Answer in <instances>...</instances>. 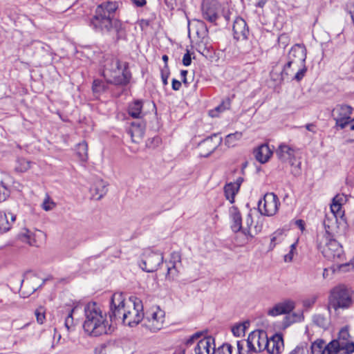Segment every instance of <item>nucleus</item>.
I'll list each match as a JSON object with an SVG mask.
<instances>
[{
  "mask_svg": "<svg viewBox=\"0 0 354 354\" xmlns=\"http://www.w3.org/2000/svg\"><path fill=\"white\" fill-rule=\"evenodd\" d=\"M109 317L111 322L122 320L126 326H136L144 318L142 302L138 297L125 299L122 293L115 292L111 298Z\"/></svg>",
  "mask_w": 354,
  "mask_h": 354,
  "instance_id": "f257e3e1",
  "label": "nucleus"
},
{
  "mask_svg": "<svg viewBox=\"0 0 354 354\" xmlns=\"http://www.w3.org/2000/svg\"><path fill=\"white\" fill-rule=\"evenodd\" d=\"M118 8L116 1L109 0L102 1L88 18V26L96 32L116 34L117 39H120L123 35V28L122 22L115 17Z\"/></svg>",
  "mask_w": 354,
  "mask_h": 354,
  "instance_id": "f03ea898",
  "label": "nucleus"
},
{
  "mask_svg": "<svg viewBox=\"0 0 354 354\" xmlns=\"http://www.w3.org/2000/svg\"><path fill=\"white\" fill-rule=\"evenodd\" d=\"M330 219H324L323 225L325 232L317 234V247L325 258L334 261L339 268L344 271L354 270V261L348 263H342L344 259L342 246L335 239L333 226L329 224Z\"/></svg>",
  "mask_w": 354,
  "mask_h": 354,
  "instance_id": "7ed1b4c3",
  "label": "nucleus"
},
{
  "mask_svg": "<svg viewBox=\"0 0 354 354\" xmlns=\"http://www.w3.org/2000/svg\"><path fill=\"white\" fill-rule=\"evenodd\" d=\"M307 50L304 44H295L287 55V62L284 64L279 77L275 80L286 79L301 81L305 76L307 67L306 66Z\"/></svg>",
  "mask_w": 354,
  "mask_h": 354,
  "instance_id": "20e7f679",
  "label": "nucleus"
},
{
  "mask_svg": "<svg viewBox=\"0 0 354 354\" xmlns=\"http://www.w3.org/2000/svg\"><path fill=\"white\" fill-rule=\"evenodd\" d=\"M84 315L83 328L88 335L97 337L111 333V325L106 320V314L102 312L96 302H90L86 305Z\"/></svg>",
  "mask_w": 354,
  "mask_h": 354,
  "instance_id": "39448f33",
  "label": "nucleus"
},
{
  "mask_svg": "<svg viewBox=\"0 0 354 354\" xmlns=\"http://www.w3.org/2000/svg\"><path fill=\"white\" fill-rule=\"evenodd\" d=\"M103 75L106 81L115 85L125 86L130 82L131 74L129 71V64L124 62L121 66L118 59L111 58L106 61Z\"/></svg>",
  "mask_w": 354,
  "mask_h": 354,
  "instance_id": "423d86ee",
  "label": "nucleus"
},
{
  "mask_svg": "<svg viewBox=\"0 0 354 354\" xmlns=\"http://www.w3.org/2000/svg\"><path fill=\"white\" fill-rule=\"evenodd\" d=\"M352 304V291L344 285H339L330 290L329 305L335 310L347 308Z\"/></svg>",
  "mask_w": 354,
  "mask_h": 354,
  "instance_id": "0eeeda50",
  "label": "nucleus"
},
{
  "mask_svg": "<svg viewBox=\"0 0 354 354\" xmlns=\"http://www.w3.org/2000/svg\"><path fill=\"white\" fill-rule=\"evenodd\" d=\"M247 347L253 353H260L269 347V339L264 330H254L247 339Z\"/></svg>",
  "mask_w": 354,
  "mask_h": 354,
  "instance_id": "6e6552de",
  "label": "nucleus"
},
{
  "mask_svg": "<svg viewBox=\"0 0 354 354\" xmlns=\"http://www.w3.org/2000/svg\"><path fill=\"white\" fill-rule=\"evenodd\" d=\"M162 262L163 254L162 252L147 250L142 254L140 266L143 270L147 272H153L158 270Z\"/></svg>",
  "mask_w": 354,
  "mask_h": 354,
  "instance_id": "1a4fd4ad",
  "label": "nucleus"
},
{
  "mask_svg": "<svg viewBox=\"0 0 354 354\" xmlns=\"http://www.w3.org/2000/svg\"><path fill=\"white\" fill-rule=\"evenodd\" d=\"M280 202L276 194L267 193L258 203V209L261 215L272 216L278 212Z\"/></svg>",
  "mask_w": 354,
  "mask_h": 354,
  "instance_id": "9d476101",
  "label": "nucleus"
},
{
  "mask_svg": "<svg viewBox=\"0 0 354 354\" xmlns=\"http://www.w3.org/2000/svg\"><path fill=\"white\" fill-rule=\"evenodd\" d=\"M165 321V312L159 307L147 313L144 321V326L151 332H157L162 328Z\"/></svg>",
  "mask_w": 354,
  "mask_h": 354,
  "instance_id": "9b49d317",
  "label": "nucleus"
},
{
  "mask_svg": "<svg viewBox=\"0 0 354 354\" xmlns=\"http://www.w3.org/2000/svg\"><path fill=\"white\" fill-rule=\"evenodd\" d=\"M201 10L205 20L215 23L219 17L221 4L217 0H203Z\"/></svg>",
  "mask_w": 354,
  "mask_h": 354,
  "instance_id": "f8f14e48",
  "label": "nucleus"
},
{
  "mask_svg": "<svg viewBox=\"0 0 354 354\" xmlns=\"http://www.w3.org/2000/svg\"><path fill=\"white\" fill-rule=\"evenodd\" d=\"M352 108L348 105H340L333 111V115L336 121V124L341 129L348 126L351 122Z\"/></svg>",
  "mask_w": 354,
  "mask_h": 354,
  "instance_id": "ddd939ff",
  "label": "nucleus"
},
{
  "mask_svg": "<svg viewBox=\"0 0 354 354\" xmlns=\"http://www.w3.org/2000/svg\"><path fill=\"white\" fill-rule=\"evenodd\" d=\"M221 141L222 138L221 137L218 138L216 134H214L213 136L203 140L200 143L201 156L205 158L208 157L216 149Z\"/></svg>",
  "mask_w": 354,
  "mask_h": 354,
  "instance_id": "4468645a",
  "label": "nucleus"
},
{
  "mask_svg": "<svg viewBox=\"0 0 354 354\" xmlns=\"http://www.w3.org/2000/svg\"><path fill=\"white\" fill-rule=\"evenodd\" d=\"M295 307V303L291 299H286L276 304L272 308L268 309L267 314L269 316L276 317L280 315L289 314Z\"/></svg>",
  "mask_w": 354,
  "mask_h": 354,
  "instance_id": "2eb2a0df",
  "label": "nucleus"
},
{
  "mask_svg": "<svg viewBox=\"0 0 354 354\" xmlns=\"http://www.w3.org/2000/svg\"><path fill=\"white\" fill-rule=\"evenodd\" d=\"M231 217L233 221L232 225V229L234 232H238L241 231L243 234H245L248 239H252L253 237V234L245 227H243L241 225V213L239 212L237 208L232 207L231 210Z\"/></svg>",
  "mask_w": 354,
  "mask_h": 354,
  "instance_id": "dca6fc26",
  "label": "nucleus"
},
{
  "mask_svg": "<svg viewBox=\"0 0 354 354\" xmlns=\"http://www.w3.org/2000/svg\"><path fill=\"white\" fill-rule=\"evenodd\" d=\"M145 123L139 120L131 123L128 133L130 134L133 142H140L145 134Z\"/></svg>",
  "mask_w": 354,
  "mask_h": 354,
  "instance_id": "f3484780",
  "label": "nucleus"
},
{
  "mask_svg": "<svg viewBox=\"0 0 354 354\" xmlns=\"http://www.w3.org/2000/svg\"><path fill=\"white\" fill-rule=\"evenodd\" d=\"M232 30L234 32V37L236 39H247L249 30L245 21L241 17H237L234 20Z\"/></svg>",
  "mask_w": 354,
  "mask_h": 354,
  "instance_id": "a211bd4d",
  "label": "nucleus"
},
{
  "mask_svg": "<svg viewBox=\"0 0 354 354\" xmlns=\"http://www.w3.org/2000/svg\"><path fill=\"white\" fill-rule=\"evenodd\" d=\"M108 184L102 179H97L90 188L92 198L100 200L104 197L108 191Z\"/></svg>",
  "mask_w": 354,
  "mask_h": 354,
  "instance_id": "6ab92c4d",
  "label": "nucleus"
},
{
  "mask_svg": "<svg viewBox=\"0 0 354 354\" xmlns=\"http://www.w3.org/2000/svg\"><path fill=\"white\" fill-rule=\"evenodd\" d=\"M350 335L346 328H342L339 332L337 339L335 340L338 342L344 349V354H351L354 352V343L349 339Z\"/></svg>",
  "mask_w": 354,
  "mask_h": 354,
  "instance_id": "aec40b11",
  "label": "nucleus"
},
{
  "mask_svg": "<svg viewBox=\"0 0 354 354\" xmlns=\"http://www.w3.org/2000/svg\"><path fill=\"white\" fill-rule=\"evenodd\" d=\"M15 220L16 216L14 214L0 212V232L4 233L9 231Z\"/></svg>",
  "mask_w": 354,
  "mask_h": 354,
  "instance_id": "412c9836",
  "label": "nucleus"
},
{
  "mask_svg": "<svg viewBox=\"0 0 354 354\" xmlns=\"http://www.w3.org/2000/svg\"><path fill=\"white\" fill-rule=\"evenodd\" d=\"M278 158L282 162H291L294 158L295 151L288 145H280L276 151Z\"/></svg>",
  "mask_w": 354,
  "mask_h": 354,
  "instance_id": "4be33fe9",
  "label": "nucleus"
},
{
  "mask_svg": "<svg viewBox=\"0 0 354 354\" xmlns=\"http://www.w3.org/2000/svg\"><path fill=\"white\" fill-rule=\"evenodd\" d=\"M254 156L259 162H266L272 154V150L266 144L260 145L257 149L254 150Z\"/></svg>",
  "mask_w": 354,
  "mask_h": 354,
  "instance_id": "5701e85b",
  "label": "nucleus"
},
{
  "mask_svg": "<svg viewBox=\"0 0 354 354\" xmlns=\"http://www.w3.org/2000/svg\"><path fill=\"white\" fill-rule=\"evenodd\" d=\"M283 348V340L281 335H275L269 339L267 351L271 354H279Z\"/></svg>",
  "mask_w": 354,
  "mask_h": 354,
  "instance_id": "b1692460",
  "label": "nucleus"
},
{
  "mask_svg": "<svg viewBox=\"0 0 354 354\" xmlns=\"http://www.w3.org/2000/svg\"><path fill=\"white\" fill-rule=\"evenodd\" d=\"M143 102L136 100L131 102L128 106V113L133 118L140 119L144 116L142 113Z\"/></svg>",
  "mask_w": 354,
  "mask_h": 354,
  "instance_id": "393cba45",
  "label": "nucleus"
},
{
  "mask_svg": "<svg viewBox=\"0 0 354 354\" xmlns=\"http://www.w3.org/2000/svg\"><path fill=\"white\" fill-rule=\"evenodd\" d=\"M214 339L211 337L201 339L194 348L195 354H210L211 345Z\"/></svg>",
  "mask_w": 354,
  "mask_h": 354,
  "instance_id": "a878e982",
  "label": "nucleus"
},
{
  "mask_svg": "<svg viewBox=\"0 0 354 354\" xmlns=\"http://www.w3.org/2000/svg\"><path fill=\"white\" fill-rule=\"evenodd\" d=\"M330 209L332 212L331 217L326 216L325 219L329 218V224L334 228L337 221V216L342 214V203H337V198H333Z\"/></svg>",
  "mask_w": 354,
  "mask_h": 354,
  "instance_id": "bb28decb",
  "label": "nucleus"
},
{
  "mask_svg": "<svg viewBox=\"0 0 354 354\" xmlns=\"http://www.w3.org/2000/svg\"><path fill=\"white\" fill-rule=\"evenodd\" d=\"M326 354H344V349L342 344L333 339L326 344Z\"/></svg>",
  "mask_w": 354,
  "mask_h": 354,
  "instance_id": "cd10ccee",
  "label": "nucleus"
},
{
  "mask_svg": "<svg viewBox=\"0 0 354 354\" xmlns=\"http://www.w3.org/2000/svg\"><path fill=\"white\" fill-rule=\"evenodd\" d=\"M238 192L239 189L233 183H227L224 187L225 196L230 203H233L234 202V196Z\"/></svg>",
  "mask_w": 354,
  "mask_h": 354,
  "instance_id": "c85d7f7f",
  "label": "nucleus"
},
{
  "mask_svg": "<svg viewBox=\"0 0 354 354\" xmlns=\"http://www.w3.org/2000/svg\"><path fill=\"white\" fill-rule=\"evenodd\" d=\"M310 350V354H326V342L318 339L312 343Z\"/></svg>",
  "mask_w": 354,
  "mask_h": 354,
  "instance_id": "c756f323",
  "label": "nucleus"
},
{
  "mask_svg": "<svg viewBox=\"0 0 354 354\" xmlns=\"http://www.w3.org/2000/svg\"><path fill=\"white\" fill-rule=\"evenodd\" d=\"M77 155L82 161H86L88 158V145L85 141L79 143L77 145Z\"/></svg>",
  "mask_w": 354,
  "mask_h": 354,
  "instance_id": "7c9ffc66",
  "label": "nucleus"
},
{
  "mask_svg": "<svg viewBox=\"0 0 354 354\" xmlns=\"http://www.w3.org/2000/svg\"><path fill=\"white\" fill-rule=\"evenodd\" d=\"M241 137L242 133L241 132L236 131L234 133H230L225 138V145L229 147H234L236 145V141L240 140Z\"/></svg>",
  "mask_w": 354,
  "mask_h": 354,
  "instance_id": "2f4dec72",
  "label": "nucleus"
},
{
  "mask_svg": "<svg viewBox=\"0 0 354 354\" xmlns=\"http://www.w3.org/2000/svg\"><path fill=\"white\" fill-rule=\"evenodd\" d=\"M212 350V354H232L233 347L231 344L226 343L218 347L217 350L214 347Z\"/></svg>",
  "mask_w": 354,
  "mask_h": 354,
  "instance_id": "473e14b6",
  "label": "nucleus"
},
{
  "mask_svg": "<svg viewBox=\"0 0 354 354\" xmlns=\"http://www.w3.org/2000/svg\"><path fill=\"white\" fill-rule=\"evenodd\" d=\"M178 272L179 271L177 265L168 264L166 279L168 280H174L178 276Z\"/></svg>",
  "mask_w": 354,
  "mask_h": 354,
  "instance_id": "72a5a7b5",
  "label": "nucleus"
},
{
  "mask_svg": "<svg viewBox=\"0 0 354 354\" xmlns=\"http://www.w3.org/2000/svg\"><path fill=\"white\" fill-rule=\"evenodd\" d=\"M75 309V307L73 308H67V316L65 318L64 325L68 330H69L74 326L73 313Z\"/></svg>",
  "mask_w": 354,
  "mask_h": 354,
  "instance_id": "f704fd0d",
  "label": "nucleus"
},
{
  "mask_svg": "<svg viewBox=\"0 0 354 354\" xmlns=\"http://www.w3.org/2000/svg\"><path fill=\"white\" fill-rule=\"evenodd\" d=\"M308 344L306 343H301L292 349L289 354H308Z\"/></svg>",
  "mask_w": 354,
  "mask_h": 354,
  "instance_id": "c9c22d12",
  "label": "nucleus"
},
{
  "mask_svg": "<svg viewBox=\"0 0 354 354\" xmlns=\"http://www.w3.org/2000/svg\"><path fill=\"white\" fill-rule=\"evenodd\" d=\"M10 192L6 185L0 183V203L4 202L9 197Z\"/></svg>",
  "mask_w": 354,
  "mask_h": 354,
  "instance_id": "e433bc0d",
  "label": "nucleus"
},
{
  "mask_svg": "<svg viewBox=\"0 0 354 354\" xmlns=\"http://www.w3.org/2000/svg\"><path fill=\"white\" fill-rule=\"evenodd\" d=\"M313 322L321 328H326L328 325L327 319L322 315H315L313 317Z\"/></svg>",
  "mask_w": 354,
  "mask_h": 354,
  "instance_id": "4c0bfd02",
  "label": "nucleus"
},
{
  "mask_svg": "<svg viewBox=\"0 0 354 354\" xmlns=\"http://www.w3.org/2000/svg\"><path fill=\"white\" fill-rule=\"evenodd\" d=\"M245 345L247 346V339L236 342L238 354H252L249 348H248V350L244 349Z\"/></svg>",
  "mask_w": 354,
  "mask_h": 354,
  "instance_id": "58836bf2",
  "label": "nucleus"
},
{
  "mask_svg": "<svg viewBox=\"0 0 354 354\" xmlns=\"http://www.w3.org/2000/svg\"><path fill=\"white\" fill-rule=\"evenodd\" d=\"M197 50L207 59L212 57V50L210 48L205 46L204 44H199Z\"/></svg>",
  "mask_w": 354,
  "mask_h": 354,
  "instance_id": "ea45409f",
  "label": "nucleus"
},
{
  "mask_svg": "<svg viewBox=\"0 0 354 354\" xmlns=\"http://www.w3.org/2000/svg\"><path fill=\"white\" fill-rule=\"evenodd\" d=\"M92 89L94 93H100L104 90V82L100 80H95L93 82Z\"/></svg>",
  "mask_w": 354,
  "mask_h": 354,
  "instance_id": "a19ab883",
  "label": "nucleus"
},
{
  "mask_svg": "<svg viewBox=\"0 0 354 354\" xmlns=\"http://www.w3.org/2000/svg\"><path fill=\"white\" fill-rule=\"evenodd\" d=\"M292 168H291V173L295 176H299L301 173V162H298L297 163H295L293 161V159L291 160V162H289Z\"/></svg>",
  "mask_w": 354,
  "mask_h": 354,
  "instance_id": "79ce46f5",
  "label": "nucleus"
},
{
  "mask_svg": "<svg viewBox=\"0 0 354 354\" xmlns=\"http://www.w3.org/2000/svg\"><path fill=\"white\" fill-rule=\"evenodd\" d=\"M41 207L45 211H50L55 207V203L52 200H50L48 196H47L44 199Z\"/></svg>",
  "mask_w": 354,
  "mask_h": 354,
  "instance_id": "37998d69",
  "label": "nucleus"
},
{
  "mask_svg": "<svg viewBox=\"0 0 354 354\" xmlns=\"http://www.w3.org/2000/svg\"><path fill=\"white\" fill-rule=\"evenodd\" d=\"M35 315L37 318V321L39 324H42L45 320V310L44 308L39 307L37 308L35 312Z\"/></svg>",
  "mask_w": 354,
  "mask_h": 354,
  "instance_id": "c03bdc74",
  "label": "nucleus"
},
{
  "mask_svg": "<svg viewBox=\"0 0 354 354\" xmlns=\"http://www.w3.org/2000/svg\"><path fill=\"white\" fill-rule=\"evenodd\" d=\"M181 263V255L178 252H173L171 254V261H169V264L173 265L177 263Z\"/></svg>",
  "mask_w": 354,
  "mask_h": 354,
  "instance_id": "a18cd8bd",
  "label": "nucleus"
},
{
  "mask_svg": "<svg viewBox=\"0 0 354 354\" xmlns=\"http://www.w3.org/2000/svg\"><path fill=\"white\" fill-rule=\"evenodd\" d=\"M20 166L17 168L20 171L24 172L27 171L30 168L31 162L28 161L25 159H21L19 160Z\"/></svg>",
  "mask_w": 354,
  "mask_h": 354,
  "instance_id": "49530a36",
  "label": "nucleus"
},
{
  "mask_svg": "<svg viewBox=\"0 0 354 354\" xmlns=\"http://www.w3.org/2000/svg\"><path fill=\"white\" fill-rule=\"evenodd\" d=\"M346 10L350 14L354 24V0H348L346 3Z\"/></svg>",
  "mask_w": 354,
  "mask_h": 354,
  "instance_id": "de8ad7c7",
  "label": "nucleus"
},
{
  "mask_svg": "<svg viewBox=\"0 0 354 354\" xmlns=\"http://www.w3.org/2000/svg\"><path fill=\"white\" fill-rule=\"evenodd\" d=\"M281 233L279 232H276L272 234V237L270 240V248L272 249L275 247L277 243V241L278 240V236H281Z\"/></svg>",
  "mask_w": 354,
  "mask_h": 354,
  "instance_id": "09e8293b",
  "label": "nucleus"
},
{
  "mask_svg": "<svg viewBox=\"0 0 354 354\" xmlns=\"http://www.w3.org/2000/svg\"><path fill=\"white\" fill-rule=\"evenodd\" d=\"M192 63L191 55L189 51H187L183 56V65L188 66Z\"/></svg>",
  "mask_w": 354,
  "mask_h": 354,
  "instance_id": "8fccbe9b",
  "label": "nucleus"
},
{
  "mask_svg": "<svg viewBox=\"0 0 354 354\" xmlns=\"http://www.w3.org/2000/svg\"><path fill=\"white\" fill-rule=\"evenodd\" d=\"M169 73L168 71V69L166 71L162 70L161 71V78L162 81L164 85H167L168 84L167 80L169 77Z\"/></svg>",
  "mask_w": 354,
  "mask_h": 354,
  "instance_id": "3c124183",
  "label": "nucleus"
},
{
  "mask_svg": "<svg viewBox=\"0 0 354 354\" xmlns=\"http://www.w3.org/2000/svg\"><path fill=\"white\" fill-rule=\"evenodd\" d=\"M244 327L242 325L237 326L232 328V333L236 336H239L242 332H243Z\"/></svg>",
  "mask_w": 354,
  "mask_h": 354,
  "instance_id": "603ef678",
  "label": "nucleus"
},
{
  "mask_svg": "<svg viewBox=\"0 0 354 354\" xmlns=\"http://www.w3.org/2000/svg\"><path fill=\"white\" fill-rule=\"evenodd\" d=\"M181 82L176 79L172 80V89L174 91H178L181 87Z\"/></svg>",
  "mask_w": 354,
  "mask_h": 354,
  "instance_id": "864d4df0",
  "label": "nucleus"
},
{
  "mask_svg": "<svg viewBox=\"0 0 354 354\" xmlns=\"http://www.w3.org/2000/svg\"><path fill=\"white\" fill-rule=\"evenodd\" d=\"M253 220L250 214H248L245 218V224L247 227H245L250 231V226L252 225Z\"/></svg>",
  "mask_w": 354,
  "mask_h": 354,
  "instance_id": "5fc2aeb1",
  "label": "nucleus"
},
{
  "mask_svg": "<svg viewBox=\"0 0 354 354\" xmlns=\"http://www.w3.org/2000/svg\"><path fill=\"white\" fill-rule=\"evenodd\" d=\"M187 73H188V72L186 70H182L180 71V75H181V77H182V81H183V82L184 83V84L186 86H187L188 84H189V83L187 82V80L186 78V76H187Z\"/></svg>",
  "mask_w": 354,
  "mask_h": 354,
  "instance_id": "6e6d98bb",
  "label": "nucleus"
},
{
  "mask_svg": "<svg viewBox=\"0 0 354 354\" xmlns=\"http://www.w3.org/2000/svg\"><path fill=\"white\" fill-rule=\"evenodd\" d=\"M295 251L290 250L289 253L284 256L285 261H291L292 260Z\"/></svg>",
  "mask_w": 354,
  "mask_h": 354,
  "instance_id": "4d7b16f0",
  "label": "nucleus"
},
{
  "mask_svg": "<svg viewBox=\"0 0 354 354\" xmlns=\"http://www.w3.org/2000/svg\"><path fill=\"white\" fill-rule=\"evenodd\" d=\"M295 224L301 231H303L305 229V223L303 220H297L295 221Z\"/></svg>",
  "mask_w": 354,
  "mask_h": 354,
  "instance_id": "13d9d810",
  "label": "nucleus"
},
{
  "mask_svg": "<svg viewBox=\"0 0 354 354\" xmlns=\"http://www.w3.org/2000/svg\"><path fill=\"white\" fill-rule=\"evenodd\" d=\"M131 1L138 7H142L146 4V0H131Z\"/></svg>",
  "mask_w": 354,
  "mask_h": 354,
  "instance_id": "bf43d9fd",
  "label": "nucleus"
},
{
  "mask_svg": "<svg viewBox=\"0 0 354 354\" xmlns=\"http://www.w3.org/2000/svg\"><path fill=\"white\" fill-rule=\"evenodd\" d=\"M306 129L309 131H311L313 133H316V126L313 123L307 124L306 125Z\"/></svg>",
  "mask_w": 354,
  "mask_h": 354,
  "instance_id": "052dcab7",
  "label": "nucleus"
},
{
  "mask_svg": "<svg viewBox=\"0 0 354 354\" xmlns=\"http://www.w3.org/2000/svg\"><path fill=\"white\" fill-rule=\"evenodd\" d=\"M243 182V178L242 177H239L236 182L234 183L235 184L236 187L239 190L240 186L241 183Z\"/></svg>",
  "mask_w": 354,
  "mask_h": 354,
  "instance_id": "680f3d73",
  "label": "nucleus"
},
{
  "mask_svg": "<svg viewBox=\"0 0 354 354\" xmlns=\"http://www.w3.org/2000/svg\"><path fill=\"white\" fill-rule=\"evenodd\" d=\"M23 237L26 239V241H27L29 245H33V243L32 242L31 239H30V235L28 234H24L23 235Z\"/></svg>",
  "mask_w": 354,
  "mask_h": 354,
  "instance_id": "e2e57ef3",
  "label": "nucleus"
},
{
  "mask_svg": "<svg viewBox=\"0 0 354 354\" xmlns=\"http://www.w3.org/2000/svg\"><path fill=\"white\" fill-rule=\"evenodd\" d=\"M162 60L164 61V62L165 63V68L166 69H168L167 68V62H168V56L166 55H164L162 57Z\"/></svg>",
  "mask_w": 354,
  "mask_h": 354,
  "instance_id": "0e129e2a",
  "label": "nucleus"
},
{
  "mask_svg": "<svg viewBox=\"0 0 354 354\" xmlns=\"http://www.w3.org/2000/svg\"><path fill=\"white\" fill-rule=\"evenodd\" d=\"M194 341V337H190L187 341L186 344L187 345H191Z\"/></svg>",
  "mask_w": 354,
  "mask_h": 354,
  "instance_id": "69168bd1",
  "label": "nucleus"
},
{
  "mask_svg": "<svg viewBox=\"0 0 354 354\" xmlns=\"http://www.w3.org/2000/svg\"><path fill=\"white\" fill-rule=\"evenodd\" d=\"M334 198H337V203H342V202L343 201V198H344V196H343L337 195Z\"/></svg>",
  "mask_w": 354,
  "mask_h": 354,
  "instance_id": "338daca9",
  "label": "nucleus"
},
{
  "mask_svg": "<svg viewBox=\"0 0 354 354\" xmlns=\"http://www.w3.org/2000/svg\"><path fill=\"white\" fill-rule=\"evenodd\" d=\"M348 126L350 127V129L351 130H354V118L351 120L350 124H348Z\"/></svg>",
  "mask_w": 354,
  "mask_h": 354,
  "instance_id": "774afa93",
  "label": "nucleus"
}]
</instances>
